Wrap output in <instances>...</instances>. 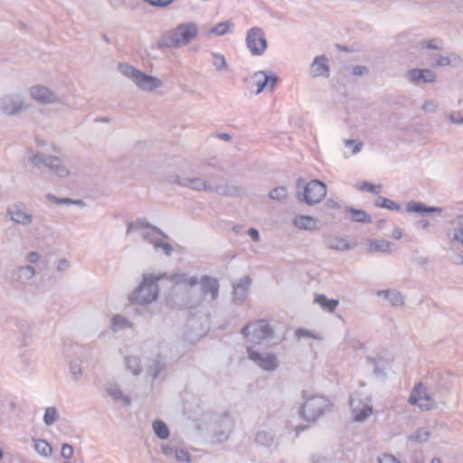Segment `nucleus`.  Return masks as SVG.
Instances as JSON below:
<instances>
[{
	"mask_svg": "<svg viewBox=\"0 0 463 463\" xmlns=\"http://www.w3.org/2000/svg\"><path fill=\"white\" fill-rule=\"evenodd\" d=\"M288 190L286 186H278L269 192V198L276 201H281L287 198Z\"/></svg>",
	"mask_w": 463,
	"mask_h": 463,
	"instance_id": "obj_46",
	"label": "nucleus"
},
{
	"mask_svg": "<svg viewBox=\"0 0 463 463\" xmlns=\"http://www.w3.org/2000/svg\"><path fill=\"white\" fill-rule=\"evenodd\" d=\"M345 211L351 215V221L354 222L371 223L373 222L371 216L364 210L347 206Z\"/></svg>",
	"mask_w": 463,
	"mask_h": 463,
	"instance_id": "obj_27",
	"label": "nucleus"
},
{
	"mask_svg": "<svg viewBox=\"0 0 463 463\" xmlns=\"http://www.w3.org/2000/svg\"><path fill=\"white\" fill-rule=\"evenodd\" d=\"M7 214L13 222L24 226L30 225L33 222V216L24 203L14 204L8 208Z\"/></svg>",
	"mask_w": 463,
	"mask_h": 463,
	"instance_id": "obj_18",
	"label": "nucleus"
},
{
	"mask_svg": "<svg viewBox=\"0 0 463 463\" xmlns=\"http://www.w3.org/2000/svg\"><path fill=\"white\" fill-rule=\"evenodd\" d=\"M131 326H132V323L129 322L128 319L123 316L115 315L111 318L110 328L114 332H118V331H120L122 329H125L127 327H131Z\"/></svg>",
	"mask_w": 463,
	"mask_h": 463,
	"instance_id": "obj_31",
	"label": "nucleus"
},
{
	"mask_svg": "<svg viewBox=\"0 0 463 463\" xmlns=\"http://www.w3.org/2000/svg\"><path fill=\"white\" fill-rule=\"evenodd\" d=\"M250 283V278L244 276L238 283L233 285V301L236 304H241L245 300Z\"/></svg>",
	"mask_w": 463,
	"mask_h": 463,
	"instance_id": "obj_20",
	"label": "nucleus"
},
{
	"mask_svg": "<svg viewBox=\"0 0 463 463\" xmlns=\"http://www.w3.org/2000/svg\"><path fill=\"white\" fill-rule=\"evenodd\" d=\"M246 44L252 55H262L268 47V43L263 30L260 27L250 28L247 32Z\"/></svg>",
	"mask_w": 463,
	"mask_h": 463,
	"instance_id": "obj_12",
	"label": "nucleus"
},
{
	"mask_svg": "<svg viewBox=\"0 0 463 463\" xmlns=\"http://www.w3.org/2000/svg\"><path fill=\"white\" fill-rule=\"evenodd\" d=\"M374 204L377 207L385 208L392 211L398 212L401 210V206L397 203L383 196H378Z\"/></svg>",
	"mask_w": 463,
	"mask_h": 463,
	"instance_id": "obj_37",
	"label": "nucleus"
},
{
	"mask_svg": "<svg viewBox=\"0 0 463 463\" xmlns=\"http://www.w3.org/2000/svg\"><path fill=\"white\" fill-rule=\"evenodd\" d=\"M33 441H34V449L38 454H40L41 456L45 457V458L52 455V448L49 442H47L45 439H33Z\"/></svg>",
	"mask_w": 463,
	"mask_h": 463,
	"instance_id": "obj_36",
	"label": "nucleus"
},
{
	"mask_svg": "<svg viewBox=\"0 0 463 463\" xmlns=\"http://www.w3.org/2000/svg\"><path fill=\"white\" fill-rule=\"evenodd\" d=\"M301 396L304 403L301 406L300 414L307 421H316L332 410V402L324 395L304 390Z\"/></svg>",
	"mask_w": 463,
	"mask_h": 463,
	"instance_id": "obj_3",
	"label": "nucleus"
},
{
	"mask_svg": "<svg viewBox=\"0 0 463 463\" xmlns=\"http://www.w3.org/2000/svg\"><path fill=\"white\" fill-rule=\"evenodd\" d=\"M449 119L452 124L455 125H462L463 124V116L460 112L453 111L449 115Z\"/></svg>",
	"mask_w": 463,
	"mask_h": 463,
	"instance_id": "obj_57",
	"label": "nucleus"
},
{
	"mask_svg": "<svg viewBox=\"0 0 463 463\" xmlns=\"http://www.w3.org/2000/svg\"><path fill=\"white\" fill-rule=\"evenodd\" d=\"M175 457L179 462L191 463V456L188 451L184 449H175Z\"/></svg>",
	"mask_w": 463,
	"mask_h": 463,
	"instance_id": "obj_51",
	"label": "nucleus"
},
{
	"mask_svg": "<svg viewBox=\"0 0 463 463\" xmlns=\"http://www.w3.org/2000/svg\"><path fill=\"white\" fill-rule=\"evenodd\" d=\"M279 78L273 73H268V87L269 90H273L277 85Z\"/></svg>",
	"mask_w": 463,
	"mask_h": 463,
	"instance_id": "obj_63",
	"label": "nucleus"
},
{
	"mask_svg": "<svg viewBox=\"0 0 463 463\" xmlns=\"http://www.w3.org/2000/svg\"><path fill=\"white\" fill-rule=\"evenodd\" d=\"M408 78L413 83H418L419 81L431 83L435 81L436 74L429 69H412L408 71Z\"/></svg>",
	"mask_w": 463,
	"mask_h": 463,
	"instance_id": "obj_21",
	"label": "nucleus"
},
{
	"mask_svg": "<svg viewBox=\"0 0 463 463\" xmlns=\"http://www.w3.org/2000/svg\"><path fill=\"white\" fill-rule=\"evenodd\" d=\"M226 193V196H240L243 193V190L239 186L227 184Z\"/></svg>",
	"mask_w": 463,
	"mask_h": 463,
	"instance_id": "obj_59",
	"label": "nucleus"
},
{
	"mask_svg": "<svg viewBox=\"0 0 463 463\" xmlns=\"http://www.w3.org/2000/svg\"><path fill=\"white\" fill-rule=\"evenodd\" d=\"M369 245V252H391L392 242L385 240H371Z\"/></svg>",
	"mask_w": 463,
	"mask_h": 463,
	"instance_id": "obj_30",
	"label": "nucleus"
},
{
	"mask_svg": "<svg viewBox=\"0 0 463 463\" xmlns=\"http://www.w3.org/2000/svg\"><path fill=\"white\" fill-rule=\"evenodd\" d=\"M253 84L256 86V94H260L268 87V72L265 71H256L253 76Z\"/></svg>",
	"mask_w": 463,
	"mask_h": 463,
	"instance_id": "obj_28",
	"label": "nucleus"
},
{
	"mask_svg": "<svg viewBox=\"0 0 463 463\" xmlns=\"http://www.w3.org/2000/svg\"><path fill=\"white\" fill-rule=\"evenodd\" d=\"M222 424L224 426L225 430L220 433V435L226 436V431H229L232 429V420L228 416H224L222 419Z\"/></svg>",
	"mask_w": 463,
	"mask_h": 463,
	"instance_id": "obj_64",
	"label": "nucleus"
},
{
	"mask_svg": "<svg viewBox=\"0 0 463 463\" xmlns=\"http://www.w3.org/2000/svg\"><path fill=\"white\" fill-rule=\"evenodd\" d=\"M234 24L232 21L227 20L217 24L211 29L210 33L218 36H222L231 33Z\"/></svg>",
	"mask_w": 463,
	"mask_h": 463,
	"instance_id": "obj_35",
	"label": "nucleus"
},
{
	"mask_svg": "<svg viewBox=\"0 0 463 463\" xmlns=\"http://www.w3.org/2000/svg\"><path fill=\"white\" fill-rule=\"evenodd\" d=\"M293 224L299 230L318 231L320 230L318 219L309 215H297L293 220Z\"/></svg>",
	"mask_w": 463,
	"mask_h": 463,
	"instance_id": "obj_22",
	"label": "nucleus"
},
{
	"mask_svg": "<svg viewBox=\"0 0 463 463\" xmlns=\"http://www.w3.org/2000/svg\"><path fill=\"white\" fill-rule=\"evenodd\" d=\"M274 441V436L266 430H260L256 433L255 442L261 446L269 447Z\"/></svg>",
	"mask_w": 463,
	"mask_h": 463,
	"instance_id": "obj_38",
	"label": "nucleus"
},
{
	"mask_svg": "<svg viewBox=\"0 0 463 463\" xmlns=\"http://www.w3.org/2000/svg\"><path fill=\"white\" fill-rule=\"evenodd\" d=\"M377 295L389 300L391 305L395 307H401L404 303L402 295L397 290H378Z\"/></svg>",
	"mask_w": 463,
	"mask_h": 463,
	"instance_id": "obj_26",
	"label": "nucleus"
},
{
	"mask_svg": "<svg viewBox=\"0 0 463 463\" xmlns=\"http://www.w3.org/2000/svg\"><path fill=\"white\" fill-rule=\"evenodd\" d=\"M46 197L48 198L49 201L54 203L55 204H68V205L75 204V205H80V206L85 205V203L81 200H74V199H71V198H61V197H57L51 194H48L46 195Z\"/></svg>",
	"mask_w": 463,
	"mask_h": 463,
	"instance_id": "obj_41",
	"label": "nucleus"
},
{
	"mask_svg": "<svg viewBox=\"0 0 463 463\" xmlns=\"http://www.w3.org/2000/svg\"><path fill=\"white\" fill-rule=\"evenodd\" d=\"M315 303L328 312H334L339 302L335 299H328L325 295H317L315 298Z\"/></svg>",
	"mask_w": 463,
	"mask_h": 463,
	"instance_id": "obj_32",
	"label": "nucleus"
},
{
	"mask_svg": "<svg viewBox=\"0 0 463 463\" xmlns=\"http://www.w3.org/2000/svg\"><path fill=\"white\" fill-rule=\"evenodd\" d=\"M380 188H381V185L376 186L368 182H364L360 186V190H366L368 192L375 193V194H378L380 192L379 190H377Z\"/></svg>",
	"mask_w": 463,
	"mask_h": 463,
	"instance_id": "obj_60",
	"label": "nucleus"
},
{
	"mask_svg": "<svg viewBox=\"0 0 463 463\" xmlns=\"http://www.w3.org/2000/svg\"><path fill=\"white\" fill-rule=\"evenodd\" d=\"M185 183H184V187H188L190 189L195 190V191H213V186L209 184L205 180H203L201 177H193L185 178Z\"/></svg>",
	"mask_w": 463,
	"mask_h": 463,
	"instance_id": "obj_24",
	"label": "nucleus"
},
{
	"mask_svg": "<svg viewBox=\"0 0 463 463\" xmlns=\"http://www.w3.org/2000/svg\"><path fill=\"white\" fill-rule=\"evenodd\" d=\"M166 365L162 359H156L147 368V373L154 379L160 377L161 373L165 372Z\"/></svg>",
	"mask_w": 463,
	"mask_h": 463,
	"instance_id": "obj_33",
	"label": "nucleus"
},
{
	"mask_svg": "<svg viewBox=\"0 0 463 463\" xmlns=\"http://www.w3.org/2000/svg\"><path fill=\"white\" fill-rule=\"evenodd\" d=\"M408 402L425 411L432 410L436 406L435 400L422 383H419L412 389L409 396Z\"/></svg>",
	"mask_w": 463,
	"mask_h": 463,
	"instance_id": "obj_11",
	"label": "nucleus"
},
{
	"mask_svg": "<svg viewBox=\"0 0 463 463\" xmlns=\"http://www.w3.org/2000/svg\"><path fill=\"white\" fill-rule=\"evenodd\" d=\"M379 463H401L394 456L384 454L379 458Z\"/></svg>",
	"mask_w": 463,
	"mask_h": 463,
	"instance_id": "obj_62",
	"label": "nucleus"
},
{
	"mask_svg": "<svg viewBox=\"0 0 463 463\" xmlns=\"http://www.w3.org/2000/svg\"><path fill=\"white\" fill-rule=\"evenodd\" d=\"M449 66H452L454 68L459 67L462 64V62H463L462 58L460 57V55L456 53V52H450L449 54Z\"/></svg>",
	"mask_w": 463,
	"mask_h": 463,
	"instance_id": "obj_54",
	"label": "nucleus"
},
{
	"mask_svg": "<svg viewBox=\"0 0 463 463\" xmlns=\"http://www.w3.org/2000/svg\"><path fill=\"white\" fill-rule=\"evenodd\" d=\"M425 205L421 203L411 202L407 204V212L424 213Z\"/></svg>",
	"mask_w": 463,
	"mask_h": 463,
	"instance_id": "obj_53",
	"label": "nucleus"
},
{
	"mask_svg": "<svg viewBox=\"0 0 463 463\" xmlns=\"http://www.w3.org/2000/svg\"><path fill=\"white\" fill-rule=\"evenodd\" d=\"M29 94L32 99L42 104H55L61 102L58 95L44 86L35 85L31 87Z\"/></svg>",
	"mask_w": 463,
	"mask_h": 463,
	"instance_id": "obj_16",
	"label": "nucleus"
},
{
	"mask_svg": "<svg viewBox=\"0 0 463 463\" xmlns=\"http://www.w3.org/2000/svg\"><path fill=\"white\" fill-rule=\"evenodd\" d=\"M174 282L170 292L165 297L166 305L171 308H195L200 306V295H194V287L198 284L196 277L184 273L171 276Z\"/></svg>",
	"mask_w": 463,
	"mask_h": 463,
	"instance_id": "obj_1",
	"label": "nucleus"
},
{
	"mask_svg": "<svg viewBox=\"0 0 463 463\" xmlns=\"http://www.w3.org/2000/svg\"><path fill=\"white\" fill-rule=\"evenodd\" d=\"M451 228L447 232L449 260L453 264L463 265V213L458 214L450 222Z\"/></svg>",
	"mask_w": 463,
	"mask_h": 463,
	"instance_id": "obj_4",
	"label": "nucleus"
},
{
	"mask_svg": "<svg viewBox=\"0 0 463 463\" xmlns=\"http://www.w3.org/2000/svg\"><path fill=\"white\" fill-rule=\"evenodd\" d=\"M322 240L325 246L329 250L345 251L354 248V245H351L345 238L332 233H324Z\"/></svg>",
	"mask_w": 463,
	"mask_h": 463,
	"instance_id": "obj_19",
	"label": "nucleus"
},
{
	"mask_svg": "<svg viewBox=\"0 0 463 463\" xmlns=\"http://www.w3.org/2000/svg\"><path fill=\"white\" fill-rule=\"evenodd\" d=\"M153 429L156 436L161 439H166L169 437V430L166 424L159 420L153 422Z\"/></svg>",
	"mask_w": 463,
	"mask_h": 463,
	"instance_id": "obj_39",
	"label": "nucleus"
},
{
	"mask_svg": "<svg viewBox=\"0 0 463 463\" xmlns=\"http://www.w3.org/2000/svg\"><path fill=\"white\" fill-rule=\"evenodd\" d=\"M198 34L194 22L183 23L165 32L158 40L160 48H178L188 45Z\"/></svg>",
	"mask_w": 463,
	"mask_h": 463,
	"instance_id": "obj_2",
	"label": "nucleus"
},
{
	"mask_svg": "<svg viewBox=\"0 0 463 463\" xmlns=\"http://www.w3.org/2000/svg\"><path fill=\"white\" fill-rule=\"evenodd\" d=\"M127 368L134 374L138 375L142 371L141 361L138 357L128 356L126 358Z\"/></svg>",
	"mask_w": 463,
	"mask_h": 463,
	"instance_id": "obj_40",
	"label": "nucleus"
},
{
	"mask_svg": "<svg viewBox=\"0 0 463 463\" xmlns=\"http://www.w3.org/2000/svg\"><path fill=\"white\" fill-rule=\"evenodd\" d=\"M420 45L421 48H424V49L441 50V48H442L441 41L437 38L422 41L420 43Z\"/></svg>",
	"mask_w": 463,
	"mask_h": 463,
	"instance_id": "obj_48",
	"label": "nucleus"
},
{
	"mask_svg": "<svg viewBox=\"0 0 463 463\" xmlns=\"http://www.w3.org/2000/svg\"><path fill=\"white\" fill-rule=\"evenodd\" d=\"M241 334L248 339V342L254 345L272 336V329L267 320L260 319L250 323L241 329Z\"/></svg>",
	"mask_w": 463,
	"mask_h": 463,
	"instance_id": "obj_9",
	"label": "nucleus"
},
{
	"mask_svg": "<svg viewBox=\"0 0 463 463\" xmlns=\"http://www.w3.org/2000/svg\"><path fill=\"white\" fill-rule=\"evenodd\" d=\"M247 353L249 358L265 371L273 372L279 366L278 358L274 354H261L250 346L247 347Z\"/></svg>",
	"mask_w": 463,
	"mask_h": 463,
	"instance_id": "obj_14",
	"label": "nucleus"
},
{
	"mask_svg": "<svg viewBox=\"0 0 463 463\" xmlns=\"http://www.w3.org/2000/svg\"><path fill=\"white\" fill-rule=\"evenodd\" d=\"M366 361L373 365V373L376 377L384 379L386 377L385 369L387 366V360L383 357H370L366 358Z\"/></svg>",
	"mask_w": 463,
	"mask_h": 463,
	"instance_id": "obj_25",
	"label": "nucleus"
},
{
	"mask_svg": "<svg viewBox=\"0 0 463 463\" xmlns=\"http://www.w3.org/2000/svg\"><path fill=\"white\" fill-rule=\"evenodd\" d=\"M74 449L71 445L64 443L61 446V456L65 459H70L73 456Z\"/></svg>",
	"mask_w": 463,
	"mask_h": 463,
	"instance_id": "obj_55",
	"label": "nucleus"
},
{
	"mask_svg": "<svg viewBox=\"0 0 463 463\" xmlns=\"http://www.w3.org/2000/svg\"><path fill=\"white\" fill-rule=\"evenodd\" d=\"M164 277H165V274L159 276L144 275L142 283L128 296L129 301L142 306L156 300L158 295L157 281Z\"/></svg>",
	"mask_w": 463,
	"mask_h": 463,
	"instance_id": "obj_5",
	"label": "nucleus"
},
{
	"mask_svg": "<svg viewBox=\"0 0 463 463\" xmlns=\"http://www.w3.org/2000/svg\"><path fill=\"white\" fill-rule=\"evenodd\" d=\"M437 108H438L437 103L432 99L426 100L422 105V109L425 112L433 113L437 110Z\"/></svg>",
	"mask_w": 463,
	"mask_h": 463,
	"instance_id": "obj_58",
	"label": "nucleus"
},
{
	"mask_svg": "<svg viewBox=\"0 0 463 463\" xmlns=\"http://www.w3.org/2000/svg\"><path fill=\"white\" fill-rule=\"evenodd\" d=\"M118 71L142 90L151 91L162 86L161 80L154 76L143 73L128 63H119Z\"/></svg>",
	"mask_w": 463,
	"mask_h": 463,
	"instance_id": "obj_7",
	"label": "nucleus"
},
{
	"mask_svg": "<svg viewBox=\"0 0 463 463\" xmlns=\"http://www.w3.org/2000/svg\"><path fill=\"white\" fill-rule=\"evenodd\" d=\"M36 274L35 269L33 266H18L14 269L6 272L7 279H14L15 282L24 286L32 279Z\"/></svg>",
	"mask_w": 463,
	"mask_h": 463,
	"instance_id": "obj_17",
	"label": "nucleus"
},
{
	"mask_svg": "<svg viewBox=\"0 0 463 463\" xmlns=\"http://www.w3.org/2000/svg\"><path fill=\"white\" fill-rule=\"evenodd\" d=\"M32 164L40 167L41 165L47 166L52 172L59 177H67L70 175L68 167L57 156H46L43 153H36L31 158Z\"/></svg>",
	"mask_w": 463,
	"mask_h": 463,
	"instance_id": "obj_10",
	"label": "nucleus"
},
{
	"mask_svg": "<svg viewBox=\"0 0 463 463\" xmlns=\"http://www.w3.org/2000/svg\"><path fill=\"white\" fill-rule=\"evenodd\" d=\"M412 260L420 266H426L430 262L429 258L425 255H420L417 250L412 253Z\"/></svg>",
	"mask_w": 463,
	"mask_h": 463,
	"instance_id": "obj_52",
	"label": "nucleus"
},
{
	"mask_svg": "<svg viewBox=\"0 0 463 463\" xmlns=\"http://www.w3.org/2000/svg\"><path fill=\"white\" fill-rule=\"evenodd\" d=\"M59 414L55 407H48L45 409L43 421L47 426H52L57 420Z\"/></svg>",
	"mask_w": 463,
	"mask_h": 463,
	"instance_id": "obj_44",
	"label": "nucleus"
},
{
	"mask_svg": "<svg viewBox=\"0 0 463 463\" xmlns=\"http://www.w3.org/2000/svg\"><path fill=\"white\" fill-rule=\"evenodd\" d=\"M24 108V101L19 94H5L0 97V112L4 115H19Z\"/></svg>",
	"mask_w": 463,
	"mask_h": 463,
	"instance_id": "obj_13",
	"label": "nucleus"
},
{
	"mask_svg": "<svg viewBox=\"0 0 463 463\" xmlns=\"http://www.w3.org/2000/svg\"><path fill=\"white\" fill-rule=\"evenodd\" d=\"M327 59L326 56H317L310 67V74L312 77H319L326 75L328 77L329 67L326 63Z\"/></svg>",
	"mask_w": 463,
	"mask_h": 463,
	"instance_id": "obj_23",
	"label": "nucleus"
},
{
	"mask_svg": "<svg viewBox=\"0 0 463 463\" xmlns=\"http://www.w3.org/2000/svg\"><path fill=\"white\" fill-rule=\"evenodd\" d=\"M212 57L213 65L215 67L217 71H227L228 64L226 62L225 57L222 54L213 52Z\"/></svg>",
	"mask_w": 463,
	"mask_h": 463,
	"instance_id": "obj_42",
	"label": "nucleus"
},
{
	"mask_svg": "<svg viewBox=\"0 0 463 463\" xmlns=\"http://www.w3.org/2000/svg\"><path fill=\"white\" fill-rule=\"evenodd\" d=\"M296 335L298 338L307 337V338H317V336L309 330L299 328L296 331Z\"/></svg>",
	"mask_w": 463,
	"mask_h": 463,
	"instance_id": "obj_61",
	"label": "nucleus"
},
{
	"mask_svg": "<svg viewBox=\"0 0 463 463\" xmlns=\"http://www.w3.org/2000/svg\"><path fill=\"white\" fill-rule=\"evenodd\" d=\"M430 436V432L425 429H419L413 434L409 437L410 440L415 441L417 443H424L428 441Z\"/></svg>",
	"mask_w": 463,
	"mask_h": 463,
	"instance_id": "obj_43",
	"label": "nucleus"
},
{
	"mask_svg": "<svg viewBox=\"0 0 463 463\" xmlns=\"http://www.w3.org/2000/svg\"><path fill=\"white\" fill-rule=\"evenodd\" d=\"M297 188L298 198L308 205L318 203L326 194V184L318 180L307 183L304 178H298Z\"/></svg>",
	"mask_w": 463,
	"mask_h": 463,
	"instance_id": "obj_6",
	"label": "nucleus"
},
{
	"mask_svg": "<svg viewBox=\"0 0 463 463\" xmlns=\"http://www.w3.org/2000/svg\"><path fill=\"white\" fill-rule=\"evenodd\" d=\"M201 288L199 290L194 287V295H200V305L210 295V301H214L219 296L220 284L215 278L203 276L200 280Z\"/></svg>",
	"mask_w": 463,
	"mask_h": 463,
	"instance_id": "obj_15",
	"label": "nucleus"
},
{
	"mask_svg": "<svg viewBox=\"0 0 463 463\" xmlns=\"http://www.w3.org/2000/svg\"><path fill=\"white\" fill-rule=\"evenodd\" d=\"M371 402V398L361 392H354L351 395L349 405L354 421H363L373 413Z\"/></svg>",
	"mask_w": 463,
	"mask_h": 463,
	"instance_id": "obj_8",
	"label": "nucleus"
},
{
	"mask_svg": "<svg viewBox=\"0 0 463 463\" xmlns=\"http://www.w3.org/2000/svg\"><path fill=\"white\" fill-rule=\"evenodd\" d=\"M107 393L115 401H122L127 406H129L131 402L128 396L125 395L118 385L109 384L107 389Z\"/></svg>",
	"mask_w": 463,
	"mask_h": 463,
	"instance_id": "obj_29",
	"label": "nucleus"
},
{
	"mask_svg": "<svg viewBox=\"0 0 463 463\" xmlns=\"http://www.w3.org/2000/svg\"><path fill=\"white\" fill-rule=\"evenodd\" d=\"M157 235L168 238L165 233H164L159 228L154 225L149 228V231H146L142 233V238L144 241L151 243L154 246L155 241H156L158 239Z\"/></svg>",
	"mask_w": 463,
	"mask_h": 463,
	"instance_id": "obj_34",
	"label": "nucleus"
},
{
	"mask_svg": "<svg viewBox=\"0 0 463 463\" xmlns=\"http://www.w3.org/2000/svg\"><path fill=\"white\" fill-rule=\"evenodd\" d=\"M344 142L345 146L352 148V153L354 155L359 153L364 146L362 141H357L355 139H345Z\"/></svg>",
	"mask_w": 463,
	"mask_h": 463,
	"instance_id": "obj_49",
	"label": "nucleus"
},
{
	"mask_svg": "<svg viewBox=\"0 0 463 463\" xmlns=\"http://www.w3.org/2000/svg\"><path fill=\"white\" fill-rule=\"evenodd\" d=\"M154 249L156 250H162L166 256H170L174 250L170 243L162 241L160 238L155 241Z\"/></svg>",
	"mask_w": 463,
	"mask_h": 463,
	"instance_id": "obj_47",
	"label": "nucleus"
},
{
	"mask_svg": "<svg viewBox=\"0 0 463 463\" xmlns=\"http://www.w3.org/2000/svg\"><path fill=\"white\" fill-rule=\"evenodd\" d=\"M69 367L71 373L78 380L82 373L80 365L77 362H71Z\"/></svg>",
	"mask_w": 463,
	"mask_h": 463,
	"instance_id": "obj_56",
	"label": "nucleus"
},
{
	"mask_svg": "<svg viewBox=\"0 0 463 463\" xmlns=\"http://www.w3.org/2000/svg\"><path fill=\"white\" fill-rule=\"evenodd\" d=\"M152 224L147 222L145 219H139L135 222H129L127 229V234H129L133 231H142L144 229H149Z\"/></svg>",
	"mask_w": 463,
	"mask_h": 463,
	"instance_id": "obj_45",
	"label": "nucleus"
},
{
	"mask_svg": "<svg viewBox=\"0 0 463 463\" xmlns=\"http://www.w3.org/2000/svg\"><path fill=\"white\" fill-rule=\"evenodd\" d=\"M185 178L186 177H181L177 175H169L165 176V182L169 184H177L179 186L184 187V183H185L184 182Z\"/></svg>",
	"mask_w": 463,
	"mask_h": 463,
	"instance_id": "obj_50",
	"label": "nucleus"
}]
</instances>
